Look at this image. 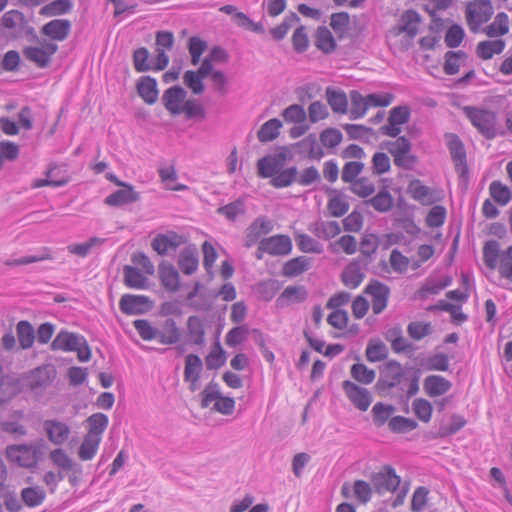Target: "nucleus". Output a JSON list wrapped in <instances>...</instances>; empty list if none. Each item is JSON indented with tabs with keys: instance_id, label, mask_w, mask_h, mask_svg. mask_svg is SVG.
Masks as SVG:
<instances>
[{
	"instance_id": "f257e3e1",
	"label": "nucleus",
	"mask_w": 512,
	"mask_h": 512,
	"mask_svg": "<svg viewBox=\"0 0 512 512\" xmlns=\"http://www.w3.org/2000/svg\"><path fill=\"white\" fill-rule=\"evenodd\" d=\"M419 379L418 370L405 371L398 361L389 360L380 369L378 384L386 389L398 388L406 398H411L419 391Z\"/></svg>"
},
{
	"instance_id": "f03ea898",
	"label": "nucleus",
	"mask_w": 512,
	"mask_h": 512,
	"mask_svg": "<svg viewBox=\"0 0 512 512\" xmlns=\"http://www.w3.org/2000/svg\"><path fill=\"white\" fill-rule=\"evenodd\" d=\"M465 113L472 125L487 139H492L501 133L494 112L468 106L465 107Z\"/></svg>"
},
{
	"instance_id": "7ed1b4c3",
	"label": "nucleus",
	"mask_w": 512,
	"mask_h": 512,
	"mask_svg": "<svg viewBox=\"0 0 512 512\" xmlns=\"http://www.w3.org/2000/svg\"><path fill=\"white\" fill-rule=\"evenodd\" d=\"M40 455V447L34 444H13L6 448V457L20 467H36Z\"/></svg>"
},
{
	"instance_id": "20e7f679",
	"label": "nucleus",
	"mask_w": 512,
	"mask_h": 512,
	"mask_svg": "<svg viewBox=\"0 0 512 512\" xmlns=\"http://www.w3.org/2000/svg\"><path fill=\"white\" fill-rule=\"evenodd\" d=\"M419 23L420 16L416 11H405L398 20V23L389 29L387 33L388 40L393 41L397 37H402L405 41L413 39L418 33Z\"/></svg>"
},
{
	"instance_id": "39448f33",
	"label": "nucleus",
	"mask_w": 512,
	"mask_h": 512,
	"mask_svg": "<svg viewBox=\"0 0 512 512\" xmlns=\"http://www.w3.org/2000/svg\"><path fill=\"white\" fill-rule=\"evenodd\" d=\"M494 12L491 0H473L465 9V16L469 27L472 30L478 29L482 24L488 22Z\"/></svg>"
},
{
	"instance_id": "423d86ee",
	"label": "nucleus",
	"mask_w": 512,
	"mask_h": 512,
	"mask_svg": "<svg viewBox=\"0 0 512 512\" xmlns=\"http://www.w3.org/2000/svg\"><path fill=\"white\" fill-rule=\"evenodd\" d=\"M370 480L373 489L380 495L395 492L401 483L400 476L390 465H385L378 472L372 473Z\"/></svg>"
},
{
	"instance_id": "0eeeda50",
	"label": "nucleus",
	"mask_w": 512,
	"mask_h": 512,
	"mask_svg": "<svg viewBox=\"0 0 512 512\" xmlns=\"http://www.w3.org/2000/svg\"><path fill=\"white\" fill-rule=\"evenodd\" d=\"M364 293L370 296L374 314H381L388 305L391 290L385 283L372 279L364 288Z\"/></svg>"
},
{
	"instance_id": "6e6552de",
	"label": "nucleus",
	"mask_w": 512,
	"mask_h": 512,
	"mask_svg": "<svg viewBox=\"0 0 512 512\" xmlns=\"http://www.w3.org/2000/svg\"><path fill=\"white\" fill-rule=\"evenodd\" d=\"M410 119V109L407 106L393 107L388 116V123L380 127L379 132L382 135L396 138L401 133V126Z\"/></svg>"
},
{
	"instance_id": "1a4fd4ad",
	"label": "nucleus",
	"mask_w": 512,
	"mask_h": 512,
	"mask_svg": "<svg viewBox=\"0 0 512 512\" xmlns=\"http://www.w3.org/2000/svg\"><path fill=\"white\" fill-rule=\"evenodd\" d=\"M258 250L271 256H285L292 251V241L288 235H273L260 240Z\"/></svg>"
},
{
	"instance_id": "9d476101",
	"label": "nucleus",
	"mask_w": 512,
	"mask_h": 512,
	"mask_svg": "<svg viewBox=\"0 0 512 512\" xmlns=\"http://www.w3.org/2000/svg\"><path fill=\"white\" fill-rule=\"evenodd\" d=\"M287 154L285 151H280L275 154H268L260 158L257 162L258 175L261 178H270V180L277 175L285 166Z\"/></svg>"
},
{
	"instance_id": "9b49d317",
	"label": "nucleus",
	"mask_w": 512,
	"mask_h": 512,
	"mask_svg": "<svg viewBox=\"0 0 512 512\" xmlns=\"http://www.w3.org/2000/svg\"><path fill=\"white\" fill-rule=\"evenodd\" d=\"M45 436L52 444L61 446L65 444L71 435L70 426L59 419H46L42 422Z\"/></svg>"
},
{
	"instance_id": "f8f14e48",
	"label": "nucleus",
	"mask_w": 512,
	"mask_h": 512,
	"mask_svg": "<svg viewBox=\"0 0 512 512\" xmlns=\"http://www.w3.org/2000/svg\"><path fill=\"white\" fill-rule=\"evenodd\" d=\"M342 389L349 401L360 411L368 410L372 403V395L367 388L358 386L350 380L342 382Z\"/></svg>"
},
{
	"instance_id": "ddd939ff",
	"label": "nucleus",
	"mask_w": 512,
	"mask_h": 512,
	"mask_svg": "<svg viewBox=\"0 0 512 512\" xmlns=\"http://www.w3.org/2000/svg\"><path fill=\"white\" fill-rule=\"evenodd\" d=\"M152 308V301L148 296L124 294L119 301V309L126 315H141Z\"/></svg>"
},
{
	"instance_id": "4468645a",
	"label": "nucleus",
	"mask_w": 512,
	"mask_h": 512,
	"mask_svg": "<svg viewBox=\"0 0 512 512\" xmlns=\"http://www.w3.org/2000/svg\"><path fill=\"white\" fill-rule=\"evenodd\" d=\"M447 147L450 152L452 161L454 162L455 169L460 175L468 172L466 162V151L461 139L456 134H447Z\"/></svg>"
},
{
	"instance_id": "2eb2a0df",
	"label": "nucleus",
	"mask_w": 512,
	"mask_h": 512,
	"mask_svg": "<svg viewBox=\"0 0 512 512\" xmlns=\"http://www.w3.org/2000/svg\"><path fill=\"white\" fill-rule=\"evenodd\" d=\"M182 243V236L178 235L176 232L170 231L165 234L156 235L151 242V247L159 255L164 256L171 251H175Z\"/></svg>"
},
{
	"instance_id": "dca6fc26",
	"label": "nucleus",
	"mask_w": 512,
	"mask_h": 512,
	"mask_svg": "<svg viewBox=\"0 0 512 512\" xmlns=\"http://www.w3.org/2000/svg\"><path fill=\"white\" fill-rule=\"evenodd\" d=\"M273 230V223L266 216L257 217L247 228L245 234V245L251 247L257 243L262 235Z\"/></svg>"
},
{
	"instance_id": "f3484780",
	"label": "nucleus",
	"mask_w": 512,
	"mask_h": 512,
	"mask_svg": "<svg viewBox=\"0 0 512 512\" xmlns=\"http://www.w3.org/2000/svg\"><path fill=\"white\" fill-rule=\"evenodd\" d=\"M85 344V338L81 335L61 330L51 343L53 351H74L79 345Z\"/></svg>"
},
{
	"instance_id": "a211bd4d",
	"label": "nucleus",
	"mask_w": 512,
	"mask_h": 512,
	"mask_svg": "<svg viewBox=\"0 0 512 512\" xmlns=\"http://www.w3.org/2000/svg\"><path fill=\"white\" fill-rule=\"evenodd\" d=\"M181 330L172 318H167L158 327L157 341L162 345H173L180 341Z\"/></svg>"
},
{
	"instance_id": "6ab92c4d",
	"label": "nucleus",
	"mask_w": 512,
	"mask_h": 512,
	"mask_svg": "<svg viewBox=\"0 0 512 512\" xmlns=\"http://www.w3.org/2000/svg\"><path fill=\"white\" fill-rule=\"evenodd\" d=\"M117 185L123 186L124 189H119L108 195L105 198V203L109 206H122L125 204L134 203L139 200V194L133 190L129 184L117 182Z\"/></svg>"
},
{
	"instance_id": "aec40b11",
	"label": "nucleus",
	"mask_w": 512,
	"mask_h": 512,
	"mask_svg": "<svg viewBox=\"0 0 512 512\" xmlns=\"http://www.w3.org/2000/svg\"><path fill=\"white\" fill-rule=\"evenodd\" d=\"M452 383L441 375H429L424 379L423 388L429 397H438L446 394Z\"/></svg>"
},
{
	"instance_id": "412c9836",
	"label": "nucleus",
	"mask_w": 512,
	"mask_h": 512,
	"mask_svg": "<svg viewBox=\"0 0 512 512\" xmlns=\"http://www.w3.org/2000/svg\"><path fill=\"white\" fill-rule=\"evenodd\" d=\"M186 97V92L179 86H173L167 89L163 96L162 101L165 108L173 115L180 114L182 109L181 105Z\"/></svg>"
},
{
	"instance_id": "4be33fe9",
	"label": "nucleus",
	"mask_w": 512,
	"mask_h": 512,
	"mask_svg": "<svg viewBox=\"0 0 512 512\" xmlns=\"http://www.w3.org/2000/svg\"><path fill=\"white\" fill-rule=\"evenodd\" d=\"M174 44V35L169 31H159L156 33V62L155 64H168L169 56L167 51L171 50Z\"/></svg>"
},
{
	"instance_id": "5701e85b",
	"label": "nucleus",
	"mask_w": 512,
	"mask_h": 512,
	"mask_svg": "<svg viewBox=\"0 0 512 512\" xmlns=\"http://www.w3.org/2000/svg\"><path fill=\"white\" fill-rule=\"evenodd\" d=\"M71 30V23L66 19H55L42 27V33L52 40L63 41Z\"/></svg>"
},
{
	"instance_id": "b1692460",
	"label": "nucleus",
	"mask_w": 512,
	"mask_h": 512,
	"mask_svg": "<svg viewBox=\"0 0 512 512\" xmlns=\"http://www.w3.org/2000/svg\"><path fill=\"white\" fill-rule=\"evenodd\" d=\"M309 231L317 238L323 240H330L336 237L341 232V228L336 221H322L318 220L311 223L308 227Z\"/></svg>"
},
{
	"instance_id": "393cba45",
	"label": "nucleus",
	"mask_w": 512,
	"mask_h": 512,
	"mask_svg": "<svg viewBox=\"0 0 512 512\" xmlns=\"http://www.w3.org/2000/svg\"><path fill=\"white\" fill-rule=\"evenodd\" d=\"M408 193L411 198L420 202L423 205L432 204L435 199L433 197V190L424 185L420 180H412L408 185Z\"/></svg>"
},
{
	"instance_id": "a878e982",
	"label": "nucleus",
	"mask_w": 512,
	"mask_h": 512,
	"mask_svg": "<svg viewBox=\"0 0 512 512\" xmlns=\"http://www.w3.org/2000/svg\"><path fill=\"white\" fill-rule=\"evenodd\" d=\"M54 376V370L49 367H38L32 370L27 382L31 389H38L48 386Z\"/></svg>"
},
{
	"instance_id": "bb28decb",
	"label": "nucleus",
	"mask_w": 512,
	"mask_h": 512,
	"mask_svg": "<svg viewBox=\"0 0 512 512\" xmlns=\"http://www.w3.org/2000/svg\"><path fill=\"white\" fill-rule=\"evenodd\" d=\"M124 284L131 289H146L148 286L147 277L142 274L136 267L126 265L123 268Z\"/></svg>"
},
{
	"instance_id": "cd10ccee",
	"label": "nucleus",
	"mask_w": 512,
	"mask_h": 512,
	"mask_svg": "<svg viewBox=\"0 0 512 512\" xmlns=\"http://www.w3.org/2000/svg\"><path fill=\"white\" fill-rule=\"evenodd\" d=\"M87 433L86 435L102 439V435L105 432L109 424L108 416L103 413H94L86 419Z\"/></svg>"
},
{
	"instance_id": "c85d7f7f",
	"label": "nucleus",
	"mask_w": 512,
	"mask_h": 512,
	"mask_svg": "<svg viewBox=\"0 0 512 512\" xmlns=\"http://www.w3.org/2000/svg\"><path fill=\"white\" fill-rule=\"evenodd\" d=\"M187 331L190 342L197 346L205 343L204 322L199 316H190L187 319Z\"/></svg>"
},
{
	"instance_id": "c756f323",
	"label": "nucleus",
	"mask_w": 512,
	"mask_h": 512,
	"mask_svg": "<svg viewBox=\"0 0 512 512\" xmlns=\"http://www.w3.org/2000/svg\"><path fill=\"white\" fill-rule=\"evenodd\" d=\"M159 277L161 284L165 289L172 292H175L179 289V274L171 264H161L159 266Z\"/></svg>"
},
{
	"instance_id": "7c9ffc66",
	"label": "nucleus",
	"mask_w": 512,
	"mask_h": 512,
	"mask_svg": "<svg viewBox=\"0 0 512 512\" xmlns=\"http://www.w3.org/2000/svg\"><path fill=\"white\" fill-rule=\"evenodd\" d=\"M137 91L147 104L155 103L158 98L157 82L149 76L142 77L139 80Z\"/></svg>"
},
{
	"instance_id": "2f4dec72",
	"label": "nucleus",
	"mask_w": 512,
	"mask_h": 512,
	"mask_svg": "<svg viewBox=\"0 0 512 512\" xmlns=\"http://www.w3.org/2000/svg\"><path fill=\"white\" fill-rule=\"evenodd\" d=\"M57 49V45L48 43L41 47H27L24 51L26 58L36 64H46L48 58Z\"/></svg>"
},
{
	"instance_id": "473e14b6",
	"label": "nucleus",
	"mask_w": 512,
	"mask_h": 512,
	"mask_svg": "<svg viewBox=\"0 0 512 512\" xmlns=\"http://www.w3.org/2000/svg\"><path fill=\"white\" fill-rule=\"evenodd\" d=\"M310 259L305 256H298L287 261L282 269L284 276L293 278L301 275L310 268Z\"/></svg>"
},
{
	"instance_id": "72a5a7b5",
	"label": "nucleus",
	"mask_w": 512,
	"mask_h": 512,
	"mask_svg": "<svg viewBox=\"0 0 512 512\" xmlns=\"http://www.w3.org/2000/svg\"><path fill=\"white\" fill-rule=\"evenodd\" d=\"M158 175L160 177L161 182L164 184L165 189L171 190V191H186L189 189V187L185 184H174L172 185L171 182H174L177 180L178 175L176 172V169L173 165L169 167H159L158 168Z\"/></svg>"
},
{
	"instance_id": "f704fd0d",
	"label": "nucleus",
	"mask_w": 512,
	"mask_h": 512,
	"mask_svg": "<svg viewBox=\"0 0 512 512\" xmlns=\"http://www.w3.org/2000/svg\"><path fill=\"white\" fill-rule=\"evenodd\" d=\"M505 48V42L501 39L487 40L477 45V54L482 60H489L494 55L500 54Z\"/></svg>"
},
{
	"instance_id": "c9c22d12",
	"label": "nucleus",
	"mask_w": 512,
	"mask_h": 512,
	"mask_svg": "<svg viewBox=\"0 0 512 512\" xmlns=\"http://www.w3.org/2000/svg\"><path fill=\"white\" fill-rule=\"evenodd\" d=\"M281 127L282 122L277 118L266 121L257 132L258 140L262 143L273 141L279 136Z\"/></svg>"
},
{
	"instance_id": "e433bc0d",
	"label": "nucleus",
	"mask_w": 512,
	"mask_h": 512,
	"mask_svg": "<svg viewBox=\"0 0 512 512\" xmlns=\"http://www.w3.org/2000/svg\"><path fill=\"white\" fill-rule=\"evenodd\" d=\"M16 333L22 349L32 347L35 340V332L30 322L26 320L19 321L16 325Z\"/></svg>"
},
{
	"instance_id": "4c0bfd02",
	"label": "nucleus",
	"mask_w": 512,
	"mask_h": 512,
	"mask_svg": "<svg viewBox=\"0 0 512 512\" xmlns=\"http://www.w3.org/2000/svg\"><path fill=\"white\" fill-rule=\"evenodd\" d=\"M46 497L44 489L40 486L23 488L21 499L27 507L34 508L41 505Z\"/></svg>"
},
{
	"instance_id": "58836bf2",
	"label": "nucleus",
	"mask_w": 512,
	"mask_h": 512,
	"mask_svg": "<svg viewBox=\"0 0 512 512\" xmlns=\"http://www.w3.org/2000/svg\"><path fill=\"white\" fill-rule=\"evenodd\" d=\"M298 169L296 166L282 169L277 175L270 180V185L274 188L281 189L291 186L297 182Z\"/></svg>"
},
{
	"instance_id": "ea45409f",
	"label": "nucleus",
	"mask_w": 512,
	"mask_h": 512,
	"mask_svg": "<svg viewBox=\"0 0 512 512\" xmlns=\"http://www.w3.org/2000/svg\"><path fill=\"white\" fill-rule=\"evenodd\" d=\"M213 66H200L199 73L187 71L184 75V83L193 93L199 94L204 90L202 77L208 74Z\"/></svg>"
},
{
	"instance_id": "a19ab883",
	"label": "nucleus",
	"mask_w": 512,
	"mask_h": 512,
	"mask_svg": "<svg viewBox=\"0 0 512 512\" xmlns=\"http://www.w3.org/2000/svg\"><path fill=\"white\" fill-rule=\"evenodd\" d=\"M246 211L245 202L243 199L239 198L233 202H230L226 205L220 206L217 209V213L219 215L224 216L228 221L234 222L236 219L244 215Z\"/></svg>"
},
{
	"instance_id": "79ce46f5",
	"label": "nucleus",
	"mask_w": 512,
	"mask_h": 512,
	"mask_svg": "<svg viewBox=\"0 0 512 512\" xmlns=\"http://www.w3.org/2000/svg\"><path fill=\"white\" fill-rule=\"evenodd\" d=\"M509 17L504 12H499L493 22L487 26L486 34L489 37H500L508 33L509 31Z\"/></svg>"
},
{
	"instance_id": "37998d69",
	"label": "nucleus",
	"mask_w": 512,
	"mask_h": 512,
	"mask_svg": "<svg viewBox=\"0 0 512 512\" xmlns=\"http://www.w3.org/2000/svg\"><path fill=\"white\" fill-rule=\"evenodd\" d=\"M393 197L388 190L382 189L375 196L367 201L377 212L386 213L393 207Z\"/></svg>"
},
{
	"instance_id": "c03bdc74",
	"label": "nucleus",
	"mask_w": 512,
	"mask_h": 512,
	"mask_svg": "<svg viewBox=\"0 0 512 512\" xmlns=\"http://www.w3.org/2000/svg\"><path fill=\"white\" fill-rule=\"evenodd\" d=\"M100 439L85 435L78 448V457L82 461L92 460L99 449Z\"/></svg>"
},
{
	"instance_id": "a18cd8bd",
	"label": "nucleus",
	"mask_w": 512,
	"mask_h": 512,
	"mask_svg": "<svg viewBox=\"0 0 512 512\" xmlns=\"http://www.w3.org/2000/svg\"><path fill=\"white\" fill-rule=\"evenodd\" d=\"M451 284V279L447 278L443 281H436L433 279H427L425 283L417 291V297L419 299H426L429 295H437L444 288Z\"/></svg>"
},
{
	"instance_id": "49530a36",
	"label": "nucleus",
	"mask_w": 512,
	"mask_h": 512,
	"mask_svg": "<svg viewBox=\"0 0 512 512\" xmlns=\"http://www.w3.org/2000/svg\"><path fill=\"white\" fill-rule=\"evenodd\" d=\"M489 193L492 199L502 206L508 204L512 198L511 189L500 181L490 183Z\"/></svg>"
},
{
	"instance_id": "de8ad7c7",
	"label": "nucleus",
	"mask_w": 512,
	"mask_h": 512,
	"mask_svg": "<svg viewBox=\"0 0 512 512\" xmlns=\"http://www.w3.org/2000/svg\"><path fill=\"white\" fill-rule=\"evenodd\" d=\"M364 274L360 268L355 264L348 265L341 274V280L343 284L350 288H357L363 281Z\"/></svg>"
},
{
	"instance_id": "09e8293b",
	"label": "nucleus",
	"mask_w": 512,
	"mask_h": 512,
	"mask_svg": "<svg viewBox=\"0 0 512 512\" xmlns=\"http://www.w3.org/2000/svg\"><path fill=\"white\" fill-rule=\"evenodd\" d=\"M295 241L301 252L321 254L324 251L323 245L307 234H296Z\"/></svg>"
},
{
	"instance_id": "8fccbe9b",
	"label": "nucleus",
	"mask_w": 512,
	"mask_h": 512,
	"mask_svg": "<svg viewBox=\"0 0 512 512\" xmlns=\"http://www.w3.org/2000/svg\"><path fill=\"white\" fill-rule=\"evenodd\" d=\"M73 7L70 0H54L40 9V15L53 17L68 13Z\"/></svg>"
},
{
	"instance_id": "3c124183",
	"label": "nucleus",
	"mask_w": 512,
	"mask_h": 512,
	"mask_svg": "<svg viewBox=\"0 0 512 512\" xmlns=\"http://www.w3.org/2000/svg\"><path fill=\"white\" fill-rule=\"evenodd\" d=\"M105 242V239L99 237H90L84 243H75L70 244L67 249L68 252L79 257H86L92 251L93 248L102 245Z\"/></svg>"
},
{
	"instance_id": "603ef678",
	"label": "nucleus",
	"mask_w": 512,
	"mask_h": 512,
	"mask_svg": "<svg viewBox=\"0 0 512 512\" xmlns=\"http://www.w3.org/2000/svg\"><path fill=\"white\" fill-rule=\"evenodd\" d=\"M349 207L350 205L346 196L339 193H335L330 197L327 203V209L333 217H341L345 215L348 212Z\"/></svg>"
},
{
	"instance_id": "864d4df0",
	"label": "nucleus",
	"mask_w": 512,
	"mask_h": 512,
	"mask_svg": "<svg viewBox=\"0 0 512 512\" xmlns=\"http://www.w3.org/2000/svg\"><path fill=\"white\" fill-rule=\"evenodd\" d=\"M203 370L201 358L196 354H188L185 357L184 379L200 378Z\"/></svg>"
},
{
	"instance_id": "5fc2aeb1",
	"label": "nucleus",
	"mask_w": 512,
	"mask_h": 512,
	"mask_svg": "<svg viewBox=\"0 0 512 512\" xmlns=\"http://www.w3.org/2000/svg\"><path fill=\"white\" fill-rule=\"evenodd\" d=\"M465 30L459 24H451L445 33L444 42L449 48H457L461 45L465 38Z\"/></svg>"
},
{
	"instance_id": "6e6d98bb",
	"label": "nucleus",
	"mask_w": 512,
	"mask_h": 512,
	"mask_svg": "<svg viewBox=\"0 0 512 512\" xmlns=\"http://www.w3.org/2000/svg\"><path fill=\"white\" fill-rule=\"evenodd\" d=\"M315 45L319 50L323 51L324 53H329L332 50H334L335 40L328 28H318L315 36Z\"/></svg>"
},
{
	"instance_id": "4d7b16f0",
	"label": "nucleus",
	"mask_w": 512,
	"mask_h": 512,
	"mask_svg": "<svg viewBox=\"0 0 512 512\" xmlns=\"http://www.w3.org/2000/svg\"><path fill=\"white\" fill-rule=\"evenodd\" d=\"M499 258V243L496 240L487 241L483 247V259L485 265L490 269H495Z\"/></svg>"
},
{
	"instance_id": "13d9d810",
	"label": "nucleus",
	"mask_w": 512,
	"mask_h": 512,
	"mask_svg": "<svg viewBox=\"0 0 512 512\" xmlns=\"http://www.w3.org/2000/svg\"><path fill=\"white\" fill-rule=\"evenodd\" d=\"M388 427L393 433H407L417 427V422L404 416H394L388 421Z\"/></svg>"
},
{
	"instance_id": "bf43d9fd",
	"label": "nucleus",
	"mask_w": 512,
	"mask_h": 512,
	"mask_svg": "<svg viewBox=\"0 0 512 512\" xmlns=\"http://www.w3.org/2000/svg\"><path fill=\"white\" fill-rule=\"evenodd\" d=\"M222 395L220 386L215 381L209 382L204 390L200 393L201 408L205 409L210 406L212 402H216Z\"/></svg>"
},
{
	"instance_id": "052dcab7",
	"label": "nucleus",
	"mask_w": 512,
	"mask_h": 512,
	"mask_svg": "<svg viewBox=\"0 0 512 512\" xmlns=\"http://www.w3.org/2000/svg\"><path fill=\"white\" fill-rule=\"evenodd\" d=\"M133 326L143 340H157L158 327H154L149 320L137 319L133 322Z\"/></svg>"
},
{
	"instance_id": "680f3d73",
	"label": "nucleus",
	"mask_w": 512,
	"mask_h": 512,
	"mask_svg": "<svg viewBox=\"0 0 512 512\" xmlns=\"http://www.w3.org/2000/svg\"><path fill=\"white\" fill-rule=\"evenodd\" d=\"M49 459L61 471H71L73 469V460L61 448L52 450L49 453Z\"/></svg>"
},
{
	"instance_id": "e2e57ef3",
	"label": "nucleus",
	"mask_w": 512,
	"mask_h": 512,
	"mask_svg": "<svg viewBox=\"0 0 512 512\" xmlns=\"http://www.w3.org/2000/svg\"><path fill=\"white\" fill-rule=\"evenodd\" d=\"M20 147L18 144L9 141H0V169L2 168L4 161H15L19 157Z\"/></svg>"
},
{
	"instance_id": "0e129e2a",
	"label": "nucleus",
	"mask_w": 512,
	"mask_h": 512,
	"mask_svg": "<svg viewBox=\"0 0 512 512\" xmlns=\"http://www.w3.org/2000/svg\"><path fill=\"white\" fill-rule=\"evenodd\" d=\"M327 101L334 112H346L348 102L345 93L337 90L327 89Z\"/></svg>"
},
{
	"instance_id": "69168bd1",
	"label": "nucleus",
	"mask_w": 512,
	"mask_h": 512,
	"mask_svg": "<svg viewBox=\"0 0 512 512\" xmlns=\"http://www.w3.org/2000/svg\"><path fill=\"white\" fill-rule=\"evenodd\" d=\"M178 266L184 274H193L198 268L197 255L190 251H183L179 256Z\"/></svg>"
},
{
	"instance_id": "338daca9",
	"label": "nucleus",
	"mask_w": 512,
	"mask_h": 512,
	"mask_svg": "<svg viewBox=\"0 0 512 512\" xmlns=\"http://www.w3.org/2000/svg\"><path fill=\"white\" fill-rule=\"evenodd\" d=\"M394 412L392 405H386L382 402L376 403L372 408L373 422L376 426H383Z\"/></svg>"
},
{
	"instance_id": "774afa93",
	"label": "nucleus",
	"mask_w": 512,
	"mask_h": 512,
	"mask_svg": "<svg viewBox=\"0 0 512 512\" xmlns=\"http://www.w3.org/2000/svg\"><path fill=\"white\" fill-rule=\"evenodd\" d=\"M498 270L502 277L512 281V246L500 255Z\"/></svg>"
}]
</instances>
